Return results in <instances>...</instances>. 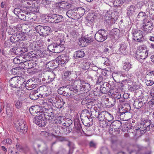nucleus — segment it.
Wrapping results in <instances>:
<instances>
[{
    "instance_id": "obj_1",
    "label": "nucleus",
    "mask_w": 154,
    "mask_h": 154,
    "mask_svg": "<svg viewBox=\"0 0 154 154\" xmlns=\"http://www.w3.org/2000/svg\"><path fill=\"white\" fill-rule=\"evenodd\" d=\"M48 111L47 112H42L38 117H36L33 119L32 121L33 123L38 125L39 127L45 126L46 125L45 122L46 120H50L53 119L54 116L53 111Z\"/></svg>"
},
{
    "instance_id": "obj_2",
    "label": "nucleus",
    "mask_w": 154,
    "mask_h": 154,
    "mask_svg": "<svg viewBox=\"0 0 154 154\" xmlns=\"http://www.w3.org/2000/svg\"><path fill=\"white\" fill-rule=\"evenodd\" d=\"M10 86L12 88H20L22 86L25 87V83L23 81L22 77L15 76L11 78L9 81Z\"/></svg>"
},
{
    "instance_id": "obj_3",
    "label": "nucleus",
    "mask_w": 154,
    "mask_h": 154,
    "mask_svg": "<svg viewBox=\"0 0 154 154\" xmlns=\"http://www.w3.org/2000/svg\"><path fill=\"white\" fill-rule=\"evenodd\" d=\"M148 52L146 47L144 45L140 47L136 52V58L140 62H143L148 56Z\"/></svg>"
},
{
    "instance_id": "obj_4",
    "label": "nucleus",
    "mask_w": 154,
    "mask_h": 154,
    "mask_svg": "<svg viewBox=\"0 0 154 154\" xmlns=\"http://www.w3.org/2000/svg\"><path fill=\"white\" fill-rule=\"evenodd\" d=\"M83 124L85 126H89L92 124V119L91 117L90 113L86 109H85L81 112L80 116Z\"/></svg>"
},
{
    "instance_id": "obj_5",
    "label": "nucleus",
    "mask_w": 154,
    "mask_h": 154,
    "mask_svg": "<svg viewBox=\"0 0 154 154\" xmlns=\"http://www.w3.org/2000/svg\"><path fill=\"white\" fill-rule=\"evenodd\" d=\"M35 29L41 36H44L47 35L50 33L51 28L48 26L38 25L36 26Z\"/></svg>"
},
{
    "instance_id": "obj_6",
    "label": "nucleus",
    "mask_w": 154,
    "mask_h": 154,
    "mask_svg": "<svg viewBox=\"0 0 154 154\" xmlns=\"http://www.w3.org/2000/svg\"><path fill=\"white\" fill-rule=\"evenodd\" d=\"M94 38L97 41L102 42L107 38V34L104 30H99L95 34Z\"/></svg>"
},
{
    "instance_id": "obj_7",
    "label": "nucleus",
    "mask_w": 154,
    "mask_h": 154,
    "mask_svg": "<svg viewBox=\"0 0 154 154\" xmlns=\"http://www.w3.org/2000/svg\"><path fill=\"white\" fill-rule=\"evenodd\" d=\"M26 122L24 120H18L15 124V127L18 131L23 133H26L27 130Z\"/></svg>"
},
{
    "instance_id": "obj_8",
    "label": "nucleus",
    "mask_w": 154,
    "mask_h": 154,
    "mask_svg": "<svg viewBox=\"0 0 154 154\" xmlns=\"http://www.w3.org/2000/svg\"><path fill=\"white\" fill-rule=\"evenodd\" d=\"M133 39L134 41L143 43L144 41L143 32L141 30L135 29L133 32Z\"/></svg>"
},
{
    "instance_id": "obj_9",
    "label": "nucleus",
    "mask_w": 154,
    "mask_h": 154,
    "mask_svg": "<svg viewBox=\"0 0 154 154\" xmlns=\"http://www.w3.org/2000/svg\"><path fill=\"white\" fill-rule=\"evenodd\" d=\"M125 111L120 112V116L122 117H123V119H125V120H128L131 119L132 116V114L131 113L128 112V111H129L131 109V107L129 105L127 104L125 106ZM124 107H123V108Z\"/></svg>"
},
{
    "instance_id": "obj_10",
    "label": "nucleus",
    "mask_w": 154,
    "mask_h": 154,
    "mask_svg": "<svg viewBox=\"0 0 154 154\" xmlns=\"http://www.w3.org/2000/svg\"><path fill=\"white\" fill-rule=\"evenodd\" d=\"M63 74V78L69 81L74 80L77 77L76 72L73 70L65 71Z\"/></svg>"
},
{
    "instance_id": "obj_11",
    "label": "nucleus",
    "mask_w": 154,
    "mask_h": 154,
    "mask_svg": "<svg viewBox=\"0 0 154 154\" xmlns=\"http://www.w3.org/2000/svg\"><path fill=\"white\" fill-rule=\"evenodd\" d=\"M29 110L30 113L35 116L33 119L36 117H38L42 112V110L38 106H35L31 107Z\"/></svg>"
},
{
    "instance_id": "obj_12",
    "label": "nucleus",
    "mask_w": 154,
    "mask_h": 154,
    "mask_svg": "<svg viewBox=\"0 0 154 154\" xmlns=\"http://www.w3.org/2000/svg\"><path fill=\"white\" fill-rule=\"evenodd\" d=\"M36 91L41 98L45 97L48 95L47 87L45 85L39 87Z\"/></svg>"
},
{
    "instance_id": "obj_13",
    "label": "nucleus",
    "mask_w": 154,
    "mask_h": 154,
    "mask_svg": "<svg viewBox=\"0 0 154 154\" xmlns=\"http://www.w3.org/2000/svg\"><path fill=\"white\" fill-rule=\"evenodd\" d=\"M58 9L60 11L65 13L66 11H67L71 7V5L67 2H62L59 4Z\"/></svg>"
},
{
    "instance_id": "obj_14",
    "label": "nucleus",
    "mask_w": 154,
    "mask_h": 154,
    "mask_svg": "<svg viewBox=\"0 0 154 154\" xmlns=\"http://www.w3.org/2000/svg\"><path fill=\"white\" fill-rule=\"evenodd\" d=\"M69 17L72 19H76L79 18V14L75 9H70L68 10L66 14Z\"/></svg>"
},
{
    "instance_id": "obj_15",
    "label": "nucleus",
    "mask_w": 154,
    "mask_h": 154,
    "mask_svg": "<svg viewBox=\"0 0 154 154\" xmlns=\"http://www.w3.org/2000/svg\"><path fill=\"white\" fill-rule=\"evenodd\" d=\"M128 45L126 42H122L119 45V53L121 54H125L128 51L127 47Z\"/></svg>"
},
{
    "instance_id": "obj_16",
    "label": "nucleus",
    "mask_w": 154,
    "mask_h": 154,
    "mask_svg": "<svg viewBox=\"0 0 154 154\" xmlns=\"http://www.w3.org/2000/svg\"><path fill=\"white\" fill-rule=\"evenodd\" d=\"M57 59L58 60V65L66 63L69 60V57L66 54H63L57 57Z\"/></svg>"
},
{
    "instance_id": "obj_17",
    "label": "nucleus",
    "mask_w": 154,
    "mask_h": 154,
    "mask_svg": "<svg viewBox=\"0 0 154 154\" xmlns=\"http://www.w3.org/2000/svg\"><path fill=\"white\" fill-rule=\"evenodd\" d=\"M141 125H143V128L141 129V131H145L146 132V131H148L150 129V126L151 125V123L150 120H145L143 123L142 122L141 123H140Z\"/></svg>"
},
{
    "instance_id": "obj_18",
    "label": "nucleus",
    "mask_w": 154,
    "mask_h": 154,
    "mask_svg": "<svg viewBox=\"0 0 154 154\" xmlns=\"http://www.w3.org/2000/svg\"><path fill=\"white\" fill-rule=\"evenodd\" d=\"M58 97H56L55 98L56 100H54H54H52V101L54 102V103L57 104V106L56 105L57 107L58 108H61L65 104V102L64 101L62 98L59 99L58 100Z\"/></svg>"
},
{
    "instance_id": "obj_19",
    "label": "nucleus",
    "mask_w": 154,
    "mask_h": 154,
    "mask_svg": "<svg viewBox=\"0 0 154 154\" xmlns=\"http://www.w3.org/2000/svg\"><path fill=\"white\" fill-rule=\"evenodd\" d=\"M148 23H147L145 24L144 23L142 28L143 30L147 33L151 32V31L153 29V26L151 25V23L147 24Z\"/></svg>"
},
{
    "instance_id": "obj_20",
    "label": "nucleus",
    "mask_w": 154,
    "mask_h": 154,
    "mask_svg": "<svg viewBox=\"0 0 154 154\" xmlns=\"http://www.w3.org/2000/svg\"><path fill=\"white\" fill-rule=\"evenodd\" d=\"M100 112V109L96 106H94L93 107V110L91 112V116H92V118H96L98 117Z\"/></svg>"
},
{
    "instance_id": "obj_21",
    "label": "nucleus",
    "mask_w": 154,
    "mask_h": 154,
    "mask_svg": "<svg viewBox=\"0 0 154 154\" xmlns=\"http://www.w3.org/2000/svg\"><path fill=\"white\" fill-rule=\"evenodd\" d=\"M121 123L119 121H115L112 122L110 128L115 130L119 129L121 126Z\"/></svg>"
},
{
    "instance_id": "obj_22",
    "label": "nucleus",
    "mask_w": 154,
    "mask_h": 154,
    "mask_svg": "<svg viewBox=\"0 0 154 154\" xmlns=\"http://www.w3.org/2000/svg\"><path fill=\"white\" fill-rule=\"evenodd\" d=\"M147 17L146 14L145 12H140L138 15L137 19L139 21H143V22H146L145 20Z\"/></svg>"
},
{
    "instance_id": "obj_23",
    "label": "nucleus",
    "mask_w": 154,
    "mask_h": 154,
    "mask_svg": "<svg viewBox=\"0 0 154 154\" xmlns=\"http://www.w3.org/2000/svg\"><path fill=\"white\" fill-rule=\"evenodd\" d=\"M93 38L92 37H83L82 38L81 42L82 43L85 42L87 45H89L91 43L93 42Z\"/></svg>"
},
{
    "instance_id": "obj_24",
    "label": "nucleus",
    "mask_w": 154,
    "mask_h": 154,
    "mask_svg": "<svg viewBox=\"0 0 154 154\" xmlns=\"http://www.w3.org/2000/svg\"><path fill=\"white\" fill-rule=\"evenodd\" d=\"M30 98L33 100H35L38 99L39 97H41L39 94L36 90L32 91L29 94Z\"/></svg>"
},
{
    "instance_id": "obj_25",
    "label": "nucleus",
    "mask_w": 154,
    "mask_h": 154,
    "mask_svg": "<svg viewBox=\"0 0 154 154\" xmlns=\"http://www.w3.org/2000/svg\"><path fill=\"white\" fill-rule=\"evenodd\" d=\"M81 61L80 66L83 69H87L89 68L90 65V63L86 61H84L83 59H81Z\"/></svg>"
},
{
    "instance_id": "obj_26",
    "label": "nucleus",
    "mask_w": 154,
    "mask_h": 154,
    "mask_svg": "<svg viewBox=\"0 0 154 154\" xmlns=\"http://www.w3.org/2000/svg\"><path fill=\"white\" fill-rule=\"evenodd\" d=\"M40 54L39 51H34L30 52L29 53V55L30 57L38 58L41 57V55H42Z\"/></svg>"
},
{
    "instance_id": "obj_27",
    "label": "nucleus",
    "mask_w": 154,
    "mask_h": 154,
    "mask_svg": "<svg viewBox=\"0 0 154 154\" xmlns=\"http://www.w3.org/2000/svg\"><path fill=\"white\" fill-rule=\"evenodd\" d=\"M121 95L119 93H116L113 95L114 99L112 100V102H111V106H114L116 102L118 103V100L121 98Z\"/></svg>"
},
{
    "instance_id": "obj_28",
    "label": "nucleus",
    "mask_w": 154,
    "mask_h": 154,
    "mask_svg": "<svg viewBox=\"0 0 154 154\" xmlns=\"http://www.w3.org/2000/svg\"><path fill=\"white\" fill-rule=\"evenodd\" d=\"M66 90V91L70 95L69 97L72 96L73 95H75V93L74 88L70 86L69 85H67L65 88Z\"/></svg>"
},
{
    "instance_id": "obj_29",
    "label": "nucleus",
    "mask_w": 154,
    "mask_h": 154,
    "mask_svg": "<svg viewBox=\"0 0 154 154\" xmlns=\"http://www.w3.org/2000/svg\"><path fill=\"white\" fill-rule=\"evenodd\" d=\"M55 51L56 53H59L63 51L64 49V47L63 44L61 43H55Z\"/></svg>"
},
{
    "instance_id": "obj_30",
    "label": "nucleus",
    "mask_w": 154,
    "mask_h": 154,
    "mask_svg": "<svg viewBox=\"0 0 154 154\" xmlns=\"http://www.w3.org/2000/svg\"><path fill=\"white\" fill-rule=\"evenodd\" d=\"M105 21L109 25L111 26L115 23V20L110 17L106 16L105 18Z\"/></svg>"
},
{
    "instance_id": "obj_31",
    "label": "nucleus",
    "mask_w": 154,
    "mask_h": 154,
    "mask_svg": "<svg viewBox=\"0 0 154 154\" xmlns=\"http://www.w3.org/2000/svg\"><path fill=\"white\" fill-rule=\"evenodd\" d=\"M25 14L28 15V13L26 11L23 10L20 14H19L18 17L21 20H26V17Z\"/></svg>"
},
{
    "instance_id": "obj_32",
    "label": "nucleus",
    "mask_w": 154,
    "mask_h": 154,
    "mask_svg": "<svg viewBox=\"0 0 154 154\" xmlns=\"http://www.w3.org/2000/svg\"><path fill=\"white\" fill-rule=\"evenodd\" d=\"M136 9V7L135 5H131L128 7L127 11V14L128 15L133 13L135 12Z\"/></svg>"
},
{
    "instance_id": "obj_33",
    "label": "nucleus",
    "mask_w": 154,
    "mask_h": 154,
    "mask_svg": "<svg viewBox=\"0 0 154 154\" xmlns=\"http://www.w3.org/2000/svg\"><path fill=\"white\" fill-rule=\"evenodd\" d=\"M23 66H22L21 67L19 66L13 68L11 70V72L14 75L19 74V73L20 72V71L21 70L22 68H23Z\"/></svg>"
},
{
    "instance_id": "obj_34",
    "label": "nucleus",
    "mask_w": 154,
    "mask_h": 154,
    "mask_svg": "<svg viewBox=\"0 0 154 154\" xmlns=\"http://www.w3.org/2000/svg\"><path fill=\"white\" fill-rule=\"evenodd\" d=\"M142 101H140L137 100L134 101V106L137 109H138L141 108L144 104Z\"/></svg>"
},
{
    "instance_id": "obj_35",
    "label": "nucleus",
    "mask_w": 154,
    "mask_h": 154,
    "mask_svg": "<svg viewBox=\"0 0 154 154\" xmlns=\"http://www.w3.org/2000/svg\"><path fill=\"white\" fill-rule=\"evenodd\" d=\"M6 111L7 115L9 117L12 116L13 109L12 107H10L9 105H8L6 106Z\"/></svg>"
},
{
    "instance_id": "obj_36",
    "label": "nucleus",
    "mask_w": 154,
    "mask_h": 154,
    "mask_svg": "<svg viewBox=\"0 0 154 154\" xmlns=\"http://www.w3.org/2000/svg\"><path fill=\"white\" fill-rule=\"evenodd\" d=\"M106 111H102L99 112V114L97 117L99 121H103L105 119V115H106Z\"/></svg>"
},
{
    "instance_id": "obj_37",
    "label": "nucleus",
    "mask_w": 154,
    "mask_h": 154,
    "mask_svg": "<svg viewBox=\"0 0 154 154\" xmlns=\"http://www.w3.org/2000/svg\"><path fill=\"white\" fill-rule=\"evenodd\" d=\"M131 63L128 61L125 62L123 66V69L124 70L128 71L131 68Z\"/></svg>"
},
{
    "instance_id": "obj_38",
    "label": "nucleus",
    "mask_w": 154,
    "mask_h": 154,
    "mask_svg": "<svg viewBox=\"0 0 154 154\" xmlns=\"http://www.w3.org/2000/svg\"><path fill=\"white\" fill-rule=\"evenodd\" d=\"M11 53L16 55H19L20 54V48L17 47L13 48L10 50Z\"/></svg>"
},
{
    "instance_id": "obj_39",
    "label": "nucleus",
    "mask_w": 154,
    "mask_h": 154,
    "mask_svg": "<svg viewBox=\"0 0 154 154\" xmlns=\"http://www.w3.org/2000/svg\"><path fill=\"white\" fill-rule=\"evenodd\" d=\"M94 16L95 15L93 14H89L87 18V21L90 24H92L94 20Z\"/></svg>"
},
{
    "instance_id": "obj_40",
    "label": "nucleus",
    "mask_w": 154,
    "mask_h": 154,
    "mask_svg": "<svg viewBox=\"0 0 154 154\" xmlns=\"http://www.w3.org/2000/svg\"><path fill=\"white\" fill-rule=\"evenodd\" d=\"M100 154H110V152L106 146L102 147L100 149Z\"/></svg>"
},
{
    "instance_id": "obj_41",
    "label": "nucleus",
    "mask_w": 154,
    "mask_h": 154,
    "mask_svg": "<svg viewBox=\"0 0 154 154\" xmlns=\"http://www.w3.org/2000/svg\"><path fill=\"white\" fill-rule=\"evenodd\" d=\"M82 91H83L87 92L89 91L91 88L90 85L88 83H85V85L82 84Z\"/></svg>"
},
{
    "instance_id": "obj_42",
    "label": "nucleus",
    "mask_w": 154,
    "mask_h": 154,
    "mask_svg": "<svg viewBox=\"0 0 154 154\" xmlns=\"http://www.w3.org/2000/svg\"><path fill=\"white\" fill-rule=\"evenodd\" d=\"M16 37L20 40H24V38L25 39L24 37L25 35L23 34V33L20 31L16 32Z\"/></svg>"
},
{
    "instance_id": "obj_43",
    "label": "nucleus",
    "mask_w": 154,
    "mask_h": 154,
    "mask_svg": "<svg viewBox=\"0 0 154 154\" xmlns=\"http://www.w3.org/2000/svg\"><path fill=\"white\" fill-rule=\"evenodd\" d=\"M56 14H53L50 16H48L47 18L48 19V21L51 23H55V18Z\"/></svg>"
},
{
    "instance_id": "obj_44",
    "label": "nucleus",
    "mask_w": 154,
    "mask_h": 154,
    "mask_svg": "<svg viewBox=\"0 0 154 154\" xmlns=\"http://www.w3.org/2000/svg\"><path fill=\"white\" fill-rule=\"evenodd\" d=\"M72 121L71 119L65 118L63 125L68 127L72 124Z\"/></svg>"
},
{
    "instance_id": "obj_45",
    "label": "nucleus",
    "mask_w": 154,
    "mask_h": 154,
    "mask_svg": "<svg viewBox=\"0 0 154 154\" xmlns=\"http://www.w3.org/2000/svg\"><path fill=\"white\" fill-rule=\"evenodd\" d=\"M23 58L21 57L17 56L16 57L14 58L13 62L14 63L16 64H20L22 63V61H24V60L22 61L21 59Z\"/></svg>"
},
{
    "instance_id": "obj_46",
    "label": "nucleus",
    "mask_w": 154,
    "mask_h": 154,
    "mask_svg": "<svg viewBox=\"0 0 154 154\" xmlns=\"http://www.w3.org/2000/svg\"><path fill=\"white\" fill-rule=\"evenodd\" d=\"M55 43H53L49 45L48 47V49L51 52L54 53H56L55 51Z\"/></svg>"
},
{
    "instance_id": "obj_47",
    "label": "nucleus",
    "mask_w": 154,
    "mask_h": 154,
    "mask_svg": "<svg viewBox=\"0 0 154 154\" xmlns=\"http://www.w3.org/2000/svg\"><path fill=\"white\" fill-rule=\"evenodd\" d=\"M63 19V17L62 15L56 14L55 18V23H58L62 21Z\"/></svg>"
},
{
    "instance_id": "obj_48",
    "label": "nucleus",
    "mask_w": 154,
    "mask_h": 154,
    "mask_svg": "<svg viewBox=\"0 0 154 154\" xmlns=\"http://www.w3.org/2000/svg\"><path fill=\"white\" fill-rule=\"evenodd\" d=\"M74 88V92L75 93V94L79 91H82V84L81 82L79 81V82L78 83V85H76Z\"/></svg>"
},
{
    "instance_id": "obj_49",
    "label": "nucleus",
    "mask_w": 154,
    "mask_h": 154,
    "mask_svg": "<svg viewBox=\"0 0 154 154\" xmlns=\"http://www.w3.org/2000/svg\"><path fill=\"white\" fill-rule=\"evenodd\" d=\"M14 29H15V28L14 27L12 28L9 26V27L7 28L6 31L9 35H13L14 34L15 32V30Z\"/></svg>"
},
{
    "instance_id": "obj_50",
    "label": "nucleus",
    "mask_w": 154,
    "mask_h": 154,
    "mask_svg": "<svg viewBox=\"0 0 154 154\" xmlns=\"http://www.w3.org/2000/svg\"><path fill=\"white\" fill-rule=\"evenodd\" d=\"M76 58L83 57L85 55L84 52L82 51H78L76 52Z\"/></svg>"
},
{
    "instance_id": "obj_51",
    "label": "nucleus",
    "mask_w": 154,
    "mask_h": 154,
    "mask_svg": "<svg viewBox=\"0 0 154 154\" xmlns=\"http://www.w3.org/2000/svg\"><path fill=\"white\" fill-rule=\"evenodd\" d=\"M105 116L106 118H105V120H106L108 122L112 121L113 119V116L107 111Z\"/></svg>"
},
{
    "instance_id": "obj_52",
    "label": "nucleus",
    "mask_w": 154,
    "mask_h": 154,
    "mask_svg": "<svg viewBox=\"0 0 154 154\" xmlns=\"http://www.w3.org/2000/svg\"><path fill=\"white\" fill-rule=\"evenodd\" d=\"M74 125L75 126V130L80 129L82 130V129L81 125L78 120H77L75 122Z\"/></svg>"
},
{
    "instance_id": "obj_53",
    "label": "nucleus",
    "mask_w": 154,
    "mask_h": 154,
    "mask_svg": "<svg viewBox=\"0 0 154 154\" xmlns=\"http://www.w3.org/2000/svg\"><path fill=\"white\" fill-rule=\"evenodd\" d=\"M146 78L154 81V71H152L148 72L146 74Z\"/></svg>"
},
{
    "instance_id": "obj_54",
    "label": "nucleus",
    "mask_w": 154,
    "mask_h": 154,
    "mask_svg": "<svg viewBox=\"0 0 154 154\" xmlns=\"http://www.w3.org/2000/svg\"><path fill=\"white\" fill-rule=\"evenodd\" d=\"M17 94L21 99H23L22 98L25 96V92L23 90H18L17 91Z\"/></svg>"
},
{
    "instance_id": "obj_55",
    "label": "nucleus",
    "mask_w": 154,
    "mask_h": 154,
    "mask_svg": "<svg viewBox=\"0 0 154 154\" xmlns=\"http://www.w3.org/2000/svg\"><path fill=\"white\" fill-rule=\"evenodd\" d=\"M146 83L148 86H151L154 84V81L152 79H149L146 78Z\"/></svg>"
},
{
    "instance_id": "obj_56",
    "label": "nucleus",
    "mask_w": 154,
    "mask_h": 154,
    "mask_svg": "<svg viewBox=\"0 0 154 154\" xmlns=\"http://www.w3.org/2000/svg\"><path fill=\"white\" fill-rule=\"evenodd\" d=\"M76 10H77V12H78V13L79 15H83L85 12V9L82 8H78Z\"/></svg>"
},
{
    "instance_id": "obj_57",
    "label": "nucleus",
    "mask_w": 154,
    "mask_h": 154,
    "mask_svg": "<svg viewBox=\"0 0 154 154\" xmlns=\"http://www.w3.org/2000/svg\"><path fill=\"white\" fill-rule=\"evenodd\" d=\"M100 89L101 93L103 94H106L108 93V90L109 89V88H104L100 86Z\"/></svg>"
},
{
    "instance_id": "obj_58",
    "label": "nucleus",
    "mask_w": 154,
    "mask_h": 154,
    "mask_svg": "<svg viewBox=\"0 0 154 154\" xmlns=\"http://www.w3.org/2000/svg\"><path fill=\"white\" fill-rule=\"evenodd\" d=\"M57 63V60L51 61L47 63L46 65L48 67H53L54 66H54V68H56L57 66H55L54 64L55 63Z\"/></svg>"
},
{
    "instance_id": "obj_59",
    "label": "nucleus",
    "mask_w": 154,
    "mask_h": 154,
    "mask_svg": "<svg viewBox=\"0 0 154 154\" xmlns=\"http://www.w3.org/2000/svg\"><path fill=\"white\" fill-rule=\"evenodd\" d=\"M112 35L114 36L115 37V36H116L117 37L119 36V29H112Z\"/></svg>"
},
{
    "instance_id": "obj_60",
    "label": "nucleus",
    "mask_w": 154,
    "mask_h": 154,
    "mask_svg": "<svg viewBox=\"0 0 154 154\" xmlns=\"http://www.w3.org/2000/svg\"><path fill=\"white\" fill-rule=\"evenodd\" d=\"M22 10H23L20 9L19 8H16L14 9V13L18 16L19 14H20V12H21Z\"/></svg>"
},
{
    "instance_id": "obj_61",
    "label": "nucleus",
    "mask_w": 154,
    "mask_h": 154,
    "mask_svg": "<svg viewBox=\"0 0 154 154\" xmlns=\"http://www.w3.org/2000/svg\"><path fill=\"white\" fill-rule=\"evenodd\" d=\"M55 136L57 138V139L58 140L62 142V141H66L67 140L66 138L64 137H59V136Z\"/></svg>"
},
{
    "instance_id": "obj_62",
    "label": "nucleus",
    "mask_w": 154,
    "mask_h": 154,
    "mask_svg": "<svg viewBox=\"0 0 154 154\" xmlns=\"http://www.w3.org/2000/svg\"><path fill=\"white\" fill-rule=\"evenodd\" d=\"M34 67V66H32V67L29 66V68L27 69V72L29 73L30 74H33L34 73L35 71H33V70L34 69H33Z\"/></svg>"
},
{
    "instance_id": "obj_63",
    "label": "nucleus",
    "mask_w": 154,
    "mask_h": 154,
    "mask_svg": "<svg viewBox=\"0 0 154 154\" xmlns=\"http://www.w3.org/2000/svg\"><path fill=\"white\" fill-rule=\"evenodd\" d=\"M65 118L63 116H59L57 118V120L59 121V123L63 124Z\"/></svg>"
},
{
    "instance_id": "obj_64",
    "label": "nucleus",
    "mask_w": 154,
    "mask_h": 154,
    "mask_svg": "<svg viewBox=\"0 0 154 154\" xmlns=\"http://www.w3.org/2000/svg\"><path fill=\"white\" fill-rule=\"evenodd\" d=\"M22 105V103L19 101H17L15 103V106L17 109H19L21 108Z\"/></svg>"
}]
</instances>
